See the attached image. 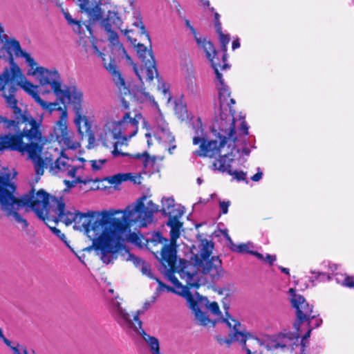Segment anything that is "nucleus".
Segmentation results:
<instances>
[{"label":"nucleus","instance_id":"nucleus-40","mask_svg":"<svg viewBox=\"0 0 354 354\" xmlns=\"http://www.w3.org/2000/svg\"><path fill=\"white\" fill-rule=\"evenodd\" d=\"M133 25L138 28L140 29L141 34L145 35L148 40H150V37L149 34L145 30V26L142 21L141 18L140 17V15H138V16H135V21L133 22Z\"/></svg>","mask_w":354,"mask_h":354},{"label":"nucleus","instance_id":"nucleus-15","mask_svg":"<svg viewBox=\"0 0 354 354\" xmlns=\"http://www.w3.org/2000/svg\"><path fill=\"white\" fill-rule=\"evenodd\" d=\"M27 75L33 77L41 86H50V88H61L62 79L55 68L40 66L32 57L27 56Z\"/></svg>","mask_w":354,"mask_h":354},{"label":"nucleus","instance_id":"nucleus-32","mask_svg":"<svg viewBox=\"0 0 354 354\" xmlns=\"http://www.w3.org/2000/svg\"><path fill=\"white\" fill-rule=\"evenodd\" d=\"M74 161V159L69 158L65 154L64 151H62L59 157L55 162V168L59 171H66L68 175V170L71 169Z\"/></svg>","mask_w":354,"mask_h":354},{"label":"nucleus","instance_id":"nucleus-57","mask_svg":"<svg viewBox=\"0 0 354 354\" xmlns=\"http://www.w3.org/2000/svg\"><path fill=\"white\" fill-rule=\"evenodd\" d=\"M146 138H147V145L148 147H150L152 145L151 140V133H147L145 134Z\"/></svg>","mask_w":354,"mask_h":354},{"label":"nucleus","instance_id":"nucleus-41","mask_svg":"<svg viewBox=\"0 0 354 354\" xmlns=\"http://www.w3.org/2000/svg\"><path fill=\"white\" fill-rule=\"evenodd\" d=\"M162 91H163L164 95H165V96H167V95H169L168 102H172L175 104V107H176V110L180 109L181 111H184L185 113L187 112L186 107L182 104V102H178L176 99H173L170 96V94L169 93V90L164 89V90H162Z\"/></svg>","mask_w":354,"mask_h":354},{"label":"nucleus","instance_id":"nucleus-36","mask_svg":"<svg viewBox=\"0 0 354 354\" xmlns=\"http://www.w3.org/2000/svg\"><path fill=\"white\" fill-rule=\"evenodd\" d=\"M311 274L313 276L308 277L309 283L306 285V287L314 286L316 281L322 282L331 279V277L330 276V273L311 271Z\"/></svg>","mask_w":354,"mask_h":354},{"label":"nucleus","instance_id":"nucleus-20","mask_svg":"<svg viewBox=\"0 0 354 354\" xmlns=\"http://www.w3.org/2000/svg\"><path fill=\"white\" fill-rule=\"evenodd\" d=\"M185 25L194 35L198 47L200 48L203 49V51L205 53L206 57L211 62L212 66L214 70V72H215V74L216 76V79L220 82L221 86H224L223 82L222 80V75H221L218 73V66H220V63L216 62V59H218V58L215 57V55H216L215 48H214L212 43L210 42L209 41H207L205 39H202L201 37H198L197 33H196L194 28L190 24V22L189 20H187V19L185 20Z\"/></svg>","mask_w":354,"mask_h":354},{"label":"nucleus","instance_id":"nucleus-33","mask_svg":"<svg viewBox=\"0 0 354 354\" xmlns=\"http://www.w3.org/2000/svg\"><path fill=\"white\" fill-rule=\"evenodd\" d=\"M141 235L142 236L145 241H144V243L142 245L139 246V245H136V246H138L139 248H142L144 245H146V243L148 242V241L145 239L144 236L142 234H141ZM127 243H129V242L127 241ZM129 243L134 244L136 245L135 243H133L131 242H129ZM124 244H126V242L124 243ZM123 250H124V252L122 254V256L124 260L127 261H132L133 263V264L138 268H140V266L145 263V261H142L140 258L136 257L133 254L130 253L128 250H125V245H124V247L122 248V249L121 250H120L119 252H118L117 253H119L120 252L122 251ZM117 257H118V254H116V258L114 260H115L117 259Z\"/></svg>","mask_w":354,"mask_h":354},{"label":"nucleus","instance_id":"nucleus-39","mask_svg":"<svg viewBox=\"0 0 354 354\" xmlns=\"http://www.w3.org/2000/svg\"><path fill=\"white\" fill-rule=\"evenodd\" d=\"M225 237L226 240L227 241V245L230 247V248L236 252L243 253V252H250L251 251L249 250V245L248 244H239L236 245L233 243L232 240L230 237V236L226 233L225 234Z\"/></svg>","mask_w":354,"mask_h":354},{"label":"nucleus","instance_id":"nucleus-51","mask_svg":"<svg viewBox=\"0 0 354 354\" xmlns=\"http://www.w3.org/2000/svg\"><path fill=\"white\" fill-rule=\"evenodd\" d=\"M276 256L274 254H266V261L271 266L276 261Z\"/></svg>","mask_w":354,"mask_h":354},{"label":"nucleus","instance_id":"nucleus-47","mask_svg":"<svg viewBox=\"0 0 354 354\" xmlns=\"http://www.w3.org/2000/svg\"><path fill=\"white\" fill-rule=\"evenodd\" d=\"M230 205V201H219V207L221 209V212L223 214H225L228 212V207Z\"/></svg>","mask_w":354,"mask_h":354},{"label":"nucleus","instance_id":"nucleus-21","mask_svg":"<svg viewBox=\"0 0 354 354\" xmlns=\"http://www.w3.org/2000/svg\"><path fill=\"white\" fill-rule=\"evenodd\" d=\"M151 129L153 136L160 142L171 144L174 142V136L170 132L168 124L165 120L161 112L154 113Z\"/></svg>","mask_w":354,"mask_h":354},{"label":"nucleus","instance_id":"nucleus-34","mask_svg":"<svg viewBox=\"0 0 354 354\" xmlns=\"http://www.w3.org/2000/svg\"><path fill=\"white\" fill-rule=\"evenodd\" d=\"M63 14L68 24L72 27L73 30L77 34L82 35V33H84V30L83 29V26H84L90 32H91L89 25H87L85 23H82L80 20L73 19L71 15L68 12L63 10Z\"/></svg>","mask_w":354,"mask_h":354},{"label":"nucleus","instance_id":"nucleus-52","mask_svg":"<svg viewBox=\"0 0 354 354\" xmlns=\"http://www.w3.org/2000/svg\"><path fill=\"white\" fill-rule=\"evenodd\" d=\"M0 338L2 339V340L3 341V342L8 346H10V344H11V342L7 338H6L3 334V331L0 328Z\"/></svg>","mask_w":354,"mask_h":354},{"label":"nucleus","instance_id":"nucleus-46","mask_svg":"<svg viewBox=\"0 0 354 354\" xmlns=\"http://www.w3.org/2000/svg\"><path fill=\"white\" fill-rule=\"evenodd\" d=\"M13 352V354H28V351L25 346L17 344L16 346H9Z\"/></svg>","mask_w":354,"mask_h":354},{"label":"nucleus","instance_id":"nucleus-28","mask_svg":"<svg viewBox=\"0 0 354 354\" xmlns=\"http://www.w3.org/2000/svg\"><path fill=\"white\" fill-rule=\"evenodd\" d=\"M124 95L140 103L149 102L152 104L155 109L154 113L160 112L158 103L154 100L153 97L148 93H146L145 90H127V92H125Z\"/></svg>","mask_w":354,"mask_h":354},{"label":"nucleus","instance_id":"nucleus-49","mask_svg":"<svg viewBox=\"0 0 354 354\" xmlns=\"http://www.w3.org/2000/svg\"><path fill=\"white\" fill-rule=\"evenodd\" d=\"M263 176V172L260 168H257V173L251 177L252 180L257 182L259 181Z\"/></svg>","mask_w":354,"mask_h":354},{"label":"nucleus","instance_id":"nucleus-63","mask_svg":"<svg viewBox=\"0 0 354 354\" xmlns=\"http://www.w3.org/2000/svg\"><path fill=\"white\" fill-rule=\"evenodd\" d=\"M247 354H252L250 350L247 348Z\"/></svg>","mask_w":354,"mask_h":354},{"label":"nucleus","instance_id":"nucleus-38","mask_svg":"<svg viewBox=\"0 0 354 354\" xmlns=\"http://www.w3.org/2000/svg\"><path fill=\"white\" fill-rule=\"evenodd\" d=\"M20 121L9 120L6 117L0 115V128L8 131H19Z\"/></svg>","mask_w":354,"mask_h":354},{"label":"nucleus","instance_id":"nucleus-23","mask_svg":"<svg viewBox=\"0 0 354 354\" xmlns=\"http://www.w3.org/2000/svg\"><path fill=\"white\" fill-rule=\"evenodd\" d=\"M81 102L82 100H80L78 102L73 104V111L75 114L74 124L80 134L83 135L84 133H89L88 142L89 144H92L95 141V136L91 133V125L88 118L82 114Z\"/></svg>","mask_w":354,"mask_h":354},{"label":"nucleus","instance_id":"nucleus-27","mask_svg":"<svg viewBox=\"0 0 354 354\" xmlns=\"http://www.w3.org/2000/svg\"><path fill=\"white\" fill-rule=\"evenodd\" d=\"M93 53L96 54L97 56L102 57L104 67L111 73L113 76V80L115 82V84L118 86H124V80L122 77L120 72L117 70L115 61L110 59L109 62L106 63V58L104 57L105 55L101 53L96 46L93 45Z\"/></svg>","mask_w":354,"mask_h":354},{"label":"nucleus","instance_id":"nucleus-6","mask_svg":"<svg viewBox=\"0 0 354 354\" xmlns=\"http://www.w3.org/2000/svg\"><path fill=\"white\" fill-rule=\"evenodd\" d=\"M141 118L140 113H135L132 116L131 113L127 112L119 120L107 122L99 133L98 140L102 145L109 147V137L111 135L113 139L117 140L113 144L112 156L114 158L130 156V153L122 151L119 147L122 145L127 146L130 139L136 135L139 120Z\"/></svg>","mask_w":354,"mask_h":354},{"label":"nucleus","instance_id":"nucleus-14","mask_svg":"<svg viewBox=\"0 0 354 354\" xmlns=\"http://www.w3.org/2000/svg\"><path fill=\"white\" fill-rule=\"evenodd\" d=\"M249 127L245 120V115H240V126L238 129V137L239 142H236L234 144L232 143V147L230 149H225L226 153L220 156L213 164L215 169L219 170L220 160L223 158L225 160V164L229 165V169H231V163L239 156L240 150H242V153L244 155H249L250 151L246 147V138L249 135Z\"/></svg>","mask_w":354,"mask_h":354},{"label":"nucleus","instance_id":"nucleus-44","mask_svg":"<svg viewBox=\"0 0 354 354\" xmlns=\"http://www.w3.org/2000/svg\"><path fill=\"white\" fill-rule=\"evenodd\" d=\"M151 242L154 245H156L158 243L167 242V239H165L160 232H156L152 234L151 238Z\"/></svg>","mask_w":354,"mask_h":354},{"label":"nucleus","instance_id":"nucleus-59","mask_svg":"<svg viewBox=\"0 0 354 354\" xmlns=\"http://www.w3.org/2000/svg\"><path fill=\"white\" fill-rule=\"evenodd\" d=\"M279 269L285 274H289V269L288 268H283V267H279Z\"/></svg>","mask_w":354,"mask_h":354},{"label":"nucleus","instance_id":"nucleus-43","mask_svg":"<svg viewBox=\"0 0 354 354\" xmlns=\"http://www.w3.org/2000/svg\"><path fill=\"white\" fill-rule=\"evenodd\" d=\"M106 162V159H100L90 160L88 162L90 163L92 170L94 171H97L102 168L103 165L105 164Z\"/></svg>","mask_w":354,"mask_h":354},{"label":"nucleus","instance_id":"nucleus-11","mask_svg":"<svg viewBox=\"0 0 354 354\" xmlns=\"http://www.w3.org/2000/svg\"><path fill=\"white\" fill-rule=\"evenodd\" d=\"M167 225L170 227V243L165 245L160 252L159 261L161 263L160 271L169 279L176 277L174 273L176 270V240L179 238L182 223L180 220H168ZM156 257L158 259L156 254Z\"/></svg>","mask_w":354,"mask_h":354},{"label":"nucleus","instance_id":"nucleus-64","mask_svg":"<svg viewBox=\"0 0 354 354\" xmlns=\"http://www.w3.org/2000/svg\"><path fill=\"white\" fill-rule=\"evenodd\" d=\"M109 291L110 292H111V293H113V290H112V289H110Z\"/></svg>","mask_w":354,"mask_h":354},{"label":"nucleus","instance_id":"nucleus-31","mask_svg":"<svg viewBox=\"0 0 354 354\" xmlns=\"http://www.w3.org/2000/svg\"><path fill=\"white\" fill-rule=\"evenodd\" d=\"M219 171L221 172H227L228 174L232 176L233 179L237 181H245L248 183L246 179L247 173L243 171L232 170L229 169V165L225 164L224 158L220 160Z\"/></svg>","mask_w":354,"mask_h":354},{"label":"nucleus","instance_id":"nucleus-22","mask_svg":"<svg viewBox=\"0 0 354 354\" xmlns=\"http://www.w3.org/2000/svg\"><path fill=\"white\" fill-rule=\"evenodd\" d=\"M219 15L218 13H215V28L216 29V32L219 35V41L221 46V49L223 51V54L222 55L221 59L219 58L216 51L215 50L216 55L215 57L216 62L220 63V66H218V73L221 75L219 72L220 70H227L230 68V65L227 63V55L226 54L227 45L230 42V37L229 35H225L223 33L221 30V24L218 21Z\"/></svg>","mask_w":354,"mask_h":354},{"label":"nucleus","instance_id":"nucleus-2","mask_svg":"<svg viewBox=\"0 0 354 354\" xmlns=\"http://www.w3.org/2000/svg\"><path fill=\"white\" fill-rule=\"evenodd\" d=\"M16 186L11 181L10 174L4 173L0 176V205L6 215L12 216L23 229L28 227V222L21 216L17 211L24 207H30L46 225L53 221H61L66 225L72 224L77 211L66 210L62 198H50L48 194L41 189L37 193L32 190L28 194L17 198L14 196Z\"/></svg>","mask_w":354,"mask_h":354},{"label":"nucleus","instance_id":"nucleus-35","mask_svg":"<svg viewBox=\"0 0 354 354\" xmlns=\"http://www.w3.org/2000/svg\"><path fill=\"white\" fill-rule=\"evenodd\" d=\"M140 270L142 272V273L146 276H147L149 278H151V279H155L156 280V281L158 283V285H159V287L158 288V291H162L165 289H167V290L169 291H173L175 292V291L176 290H174L173 288H171V287L169 286H167L166 285H165L161 281H160L158 279H156L155 277H153L151 272V268H150V266L147 263H144L141 266H140Z\"/></svg>","mask_w":354,"mask_h":354},{"label":"nucleus","instance_id":"nucleus-24","mask_svg":"<svg viewBox=\"0 0 354 354\" xmlns=\"http://www.w3.org/2000/svg\"><path fill=\"white\" fill-rule=\"evenodd\" d=\"M80 164H73L71 169L68 170V176L75 179V183L86 184L91 181L88 171L86 168L87 160L84 158L77 159Z\"/></svg>","mask_w":354,"mask_h":354},{"label":"nucleus","instance_id":"nucleus-37","mask_svg":"<svg viewBox=\"0 0 354 354\" xmlns=\"http://www.w3.org/2000/svg\"><path fill=\"white\" fill-rule=\"evenodd\" d=\"M127 156L132 158L143 160V165L145 168L153 167L156 162V156H150L147 151L134 155L130 154V156Z\"/></svg>","mask_w":354,"mask_h":354},{"label":"nucleus","instance_id":"nucleus-19","mask_svg":"<svg viewBox=\"0 0 354 354\" xmlns=\"http://www.w3.org/2000/svg\"><path fill=\"white\" fill-rule=\"evenodd\" d=\"M2 32L0 34V57L12 59L13 55L22 57L27 64V56L31 55L21 50L19 42L15 39H8V36L3 35L4 30L1 26Z\"/></svg>","mask_w":354,"mask_h":354},{"label":"nucleus","instance_id":"nucleus-8","mask_svg":"<svg viewBox=\"0 0 354 354\" xmlns=\"http://www.w3.org/2000/svg\"><path fill=\"white\" fill-rule=\"evenodd\" d=\"M35 101L50 113L58 111L62 115L66 111L57 102H51L54 98L59 100L63 104H73L82 100V93L80 90H25ZM61 115H59L60 117Z\"/></svg>","mask_w":354,"mask_h":354},{"label":"nucleus","instance_id":"nucleus-45","mask_svg":"<svg viewBox=\"0 0 354 354\" xmlns=\"http://www.w3.org/2000/svg\"><path fill=\"white\" fill-rule=\"evenodd\" d=\"M336 281L337 283H342L344 286L349 287V288H354V279L351 277H344V279H341L339 277H336Z\"/></svg>","mask_w":354,"mask_h":354},{"label":"nucleus","instance_id":"nucleus-55","mask_svg":"<svg viewBox=\"0 0 354 354\" xmlns=\"http://www.w3.org/2000/svg\"><path fill=\"white\" fill-rule=\"evenodd\" d=\"M232 47L233 50H235L240 47V42L238 39L233 41Z\"/></svg>","mask_w":354,"mask_h":354},{"label":"nucleus","instance_id":"nucleus-5","mask_svg":"<svg viewBox=\"0 0 354 354\" xmlns=\"http://www.w3.org/2000/svg\"><path fill=\"white\" fill-rule=\"evenodd\" d=\"M171 282L176 288L175 292L185 297L199 324L206 326H214L216 322L225 323L230 328H232L230 342L237 341L240 344H243L245 348L248 339L252 343L259 342L257 339L252 338L250 333L240 330L241 324L230 315L227 312L229 307L226 304H224L225 315L223 317L216 301L209 303L206 297H201L198 293L195 295H192L187 288L183 286L176 277L171 279ZM229 342L230 341H227V343Z\"/></svg>","mask_w":354,"mask_h":354},{"label":"nucleus","instance_id":"nucleus-50","mask_svg":"<svg viewBox=\"0 0 354 354\" xmlns=\"http://www.w3.org/2000/svg\"><path fill=\"white\" fill-rule=\"evenodd\" d=\"M122 32L124 33V35L128 38V39L133 44H136V39H133L131 37V35L130 34L132 33V30H122Z\"/></svg>","mask_w":354,"mask_h":354},{"label":"nucleus","instance_id":"nucleus-56","mask_svg":"<svg viewBox=\"0 0 354 354\" xmlns=\"http://www.w3.org/2000/svg\"><path fill=\"white\" fill-rule=\"evenodd\" d=\"M328 268L329 270L331 271V274H333V272L337 270V266L336 264L328 263Z\"/></svg>","mask_w":354,"mask_h":354},{"label":"nucleus","instance_id":"nucleus-42","mask_svg":"<svg viewBox=\"0 0 354 354\" xmlns=\"http://www.w3.org/2000/svg\"><path fill=\"white\" fill-rule=\"evenodd\" d=\"M155 300H156V298H155V297H153V299H152V301H146V302H145V304H144V305H143V306H142V310H138L136 313L135 315L133 316V320H131V322L133 323V326L134 324H136V326H138V325H137L136 322L135 321V317L138 315V320H140V319H139V315H140V314L144 313V312H145V310H148V309L150 308V306H151V304L155 302Z\"/></svg>","mask_w":354,"mask_h":354},{"label":"nucleus","instance_id":"nucleus-62","mask_svg":"<svg viewBox=\"0 0 354 354\" xmlns=\"http://www.w3.org/2000/svg\"><path fill=\"white\" fill-rule=\"evenodd\" d=\"M203 180L201 178H197V183L198 185H201L202 183Z\"/></svg>","mask_w":354,"mask_h":354},{"label":"nucleus","instance_id":"nucleus-25","mask_svg":"<svg viewBox=\"0 0 354 354\" xmlns=\"http://www.w3.org/2000/svg\"><path fill=\"white\" fill-rule=\"evenodd\" d=\"M183 207L175 203L173 198H166L162 200V212L169 217V220H180L184 214Z\"/></svg>","mask_w":354,"mask_h":354},{"label":"nucleus","instance_id":"nucleus-53","mask_svg":"<svg viewBox=\"0 0 354 354\" xmlns=\"http://www.w3.org/2000/svg\"><path fill=\"white\" fill-rule=\"evenodd\" d=\"M74 182H75V179L74 178H73V180H71V181L64 180V183L66 184V185L68 188H72V187H75L77 184V183H75Z\"/></svg>","mask_w":354,"mask_h":354},{"label":"nucleus","instance_id":"nucleus-10","mask_svg":"<svg viewBox=\"0 0 354 354\" xmlns=\"http://www.w3.org/2000/svg\"><path fill=\"white\" fill-rule=\"evenodd\" d=\"M289 293L291 304L295 310L299 321L297 324L308 322V330L301 341V345L304 348L308 343L312 330L319 327L322 323V319L318 317L319 315L317 312L313 310V306L310 305L302 295L297 294L295 289L290 288Z\"/></svg>","mask_w":354,"mask_h":354},{"label":"nucleus","instance_id":"nucleus-18","mask_svg":"<svg viewBox=\"0 0 354 354\" xmlns=\"http://www.w3.org/2000/svg\"><path fill=\"white\" fill-rule=\"evenodd\" d=\"M100 1L101 17L97 20H100L101 26L104 30L111 33V39L113 40L117 39V35L112 31L113 28H120L122 24V20L118 16L116 7L112 5L108 0Z\"/></svg>","mask_w":354,"mask_h":354},{"label":"nucleus","instance_id":"nucleus-60","mask_svg":"<svg viewBox=\"0 0 354 354\" xmlns=\"http://www.w3.org/2000/svg\"><path fill=\"white\" fill-rule=\"evenodd\" d=\"M176 146L175 145H172L171 147H169L168 151L170 154L173 153V150L176 149Z\"/></svg>","mask_w":354,"mask_h":354},{"label":"nucleus","instance_id":"nucleus-3","mask_svg":"<svg viewBox=\"0 0 354 354\" xmlns=\"http://www.w3.org/2000/svg\"><path fill=\"white\" fill-rule=\"evenodd\" d=\"M219 102L221 113L213 124V131L218 133L219 140H207L205 128L200 118L192 119V127L194 133L193 144L199 145L198 150L194 154L201 157L214 158L230 149L232 143L239 142L238 131H235L236 125L240 126V117L235 118L234 111L231 104L235 101L230 97V90H220Z\"/></svg>","mask_w":354,"mask_h":354},{"label":"nucleus","instance_id":"nucleus-4","mask_svg":"<svg viewBox=\"0 0 354 354\" xmlns=\"http://www.w3.org/2000/svg\"><path fill=\"white\" fill-rule=\"evenodd\" d=\"M21 123H26V127L16 133H8L0 137V151L9 149L18 151L21 155H28V158L34 164L35 169L38 176L44 174V168L52 165L53 158H41L44 145L47 139L42 136L40 131L41 120L37 122L28 113L21 115Z\"/></svg>","mask_w":354,"mask_h":354},{"label":"nucleus","instance_id":"nucleus-48","mask_svg":"<svg viewBox=\"0 0 354 354\" xmlns=\"http://www.w3.org/2000/svg\"><path fill=\"white\" fill-rule=\"evenodd\" d=\"M49 227L51 229L52 232L57 235L61 240H62L64 243H66V238L64 234H63L59 230L55 227H51L49 224L48 225Z\"/></svg>","mask_w":354,"mask_h":354},{"label":"nucleus","instance_id":"nucleus-17","mask_svg":"<svg viewBox=\"0 0 354 354\" xmlns=\"http://www.w3.org/2000/svg\"><path fill=\"white\" fill-rule=\"evenodd\" d=\"M67 118V111L62 112L55 124L53 133V136L62 147V151L75 150L80 147V143L75 139L74 133L68 129Z\"/></svg>","mask_w":354,"mask_h":354},{"label":"nucleus","instance_id":"nucleus-1","mask_svg":"<svg viewBox=\"0 0 354 354\" xmlns=\"http://www.w3.org/2000/svg\"><path fill=\"white\" fill-rule=\"evenodd\" d=\"M146 196L139 198L124 210L111 209L101 212H77L74 228L84 230L92 241L93 247L100 252L103 263H113L116 254L128 241L139 246L144 243L140 232H132L131 226L136 224L140 227H147L153 220L158 206L151 200L145 204Z\"/></svg>","mask_w":354,"mask_h":354},{"label":"nucleus","instance_id":"nucleus-26","mask_svg":"<svg viewBox=\"0 0 354 354\" xmlns=\"http://www.w3.org/2000/svg\"><path fill=\"white\" fill-rule=\"evenodd\" d=\"M142 176L140 173H119L108 176L105 180L110 185L117 186L127 181H130L135 185H140Z\"/></svg>","mask_w":354,"mask_h":354},{"label":"nucleus","instance_id":"nucleus-12","mask_svg":"<svg viewBox=\"0 0 354 354\" xmlns=\"http://www.w3.org/2000/svg\"><path fill=\"white\" fill-rule=\"evenodd\" d=\"M111 313L117 322L124 328L132 330L137 334H140L150 347L151 354H161L158 339L147 335L142 328V322L138 319V315L135 317L136 326L131 322L130 315L124 310L118 301L111 302Z\"/></svg>","mask_w":354,"mask_h":354},{"label":"nucleus","instance_id":"nucleus-16","mask_svg":"<svg viewBox=\"0 0 354 354\" xmlns=\"http://www.w3.org/2000/svg\"><path fill=\"white\" fill-rule=\"evenodd\" d=\"M15 88L19 86L20 88H38V86L34 85L23 73L22 70L15 63H12L10 66L6 67L0 73V88Z\"/></svg>","mask_w":354,"mask_h":354},{"label":"nucleus","instance_id":"nucleus-13","mask_svg":"<svg viewBox=\"0 0 354 354\" xmlns=\"http://www.w3.org/2000/svg\"><path fill=\"white\" fill-rule=\"evenodd\" d=\"M137 53L139 57L145 63V67L138 68L133 65V71L142 83L150 82L156 75L159 85L158 88H167L166 83L159 79L158 71L156 67V61L151 50H147L143 44H138L137 46Z\"/></svg>","mask_w":354,"mask_h":354},{"label":"nucleus","instance_id":"nucleus-58","mask_svg":"<svg viewBox=\"0 0 354 354\" xmlns=\"http://www.w3.org/2000/svg\"><path fill=\"white\" fill-rule=\"evenodd\" d=\"M121 102H122V104L123 105V106L125 108V109H128L129 108V103L127 102V101L124 99V97H122L121 99Z\"/></svg>","mask_w":354,"mask_h":354},{"label":"nucleus","instance_id":"nucleus-61","mask_svg":"<svg viewBox=\"0 0 354 354\" xmlns=\"http://www.w3.org/2000/svg\"><path fill=\"white\" fill-rule=\"evenodd\" d=\"M201 1L203 2V4L204 6H209V2L208 0H201Z\"/></svg>","mask_w":354,"mask_h":354},{"label":"nucleus","instance_id":"nucleus-30","mask_svg":"<svg viewBox=\"0 0 354 354\" xmlns=\"http://www.w3.org/2000/svg\"><path fill=\"white\" fill-rule=\"evenodd\" d=\"M3 92V96L6 100V102L8 106L12 108L14 111L15 114L20 115V118L17 117L18 120H21V110L17 107V100L15 97V91L17 90H1ZM27 113L26 112L23 113V114Z\"/></svg>","mask_w":354,"mask_h":354},{"label":"nucleus","instance_id":"nucleus-29","mask_svg":"<svg viewBox=\"0 0 354 354\" xmlns=\"http://www.w3.org/2000/svg\"><path fill=\"white\" fill-rule=\"evenodd\" d=\"M77 2L80 8L88 15L90 21H97L101 17L100 3L93 6L94 3L89 0H77Z\"/></svg>","mask_w":354,"mask_h":354},{"label":"nucleus","instance_id":"nucleus-7","mask_svg":"<svg viewBox=\"0 0 354 354\" xmlns=\"http://www.w3.org/2000/svg\"><path fill=\"white\" fill-rule=\"evenodd\" d=\"M201 245L202 248L199 252L201 261L198 265L187 262L178 271L180 278L184 279L187 285L190 287L198 288L202 283L199 272L201 268V272L209 275L213 281L218 280L223 274L220 259L218 257H212L209 259L214 248L212 242L205 240L202 241Z\"/></svg>","mask_w":354,"mask_h":354},{"label":"nucleus","instance_id":"nucleus-54","mask_svg":"<svg viewBox=\"0 0 354 354\" xmlns=\"http://www.w3.org/2000/svg\"><path fill=\"white\" fill-rule=\"evenodd\" d=\"M251 254L257 257L259 260L264 261V257L261 253L257 252H250Z\"/></svg>","mask_w":354,"mask_h":354},{"label":"nucleus","instance_id":"nucleus-9","mask_svg":"<svg viewBox=\"0 0 354 354\" xmlns=\"http://www.w3.org/2000/svg\"><path fill=\"white\" fill-rule=\"evenodd\" d=\"M294 327L295 330V332H291L289 330L285 329L277 334L266 336L262 341L258 338L254 337L251 335L252 338L258 340V343H252V342L248 339L246 340V348L244 346L243 344H241L246 352L247 348H249L252 354L256 353L255 351L252 352V350H254L255 346L261 344L264 345L265 347L270 351L293 348V346H296L299 341V324H295Z\"/></svg>","mask_w":354,"mask_h":354}]
</instances>
